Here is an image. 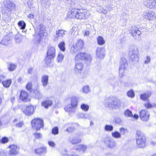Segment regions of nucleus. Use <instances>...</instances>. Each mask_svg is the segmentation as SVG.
<instances>
[{
    "label": "nucleus",
    "instance_id": "39448f33",
    "mask_svg": "<svg viewBox=\"0 0 156 156\" xmlns=\"http://www.w3.org/2000/svg\"><path fill=\"white\" fill-rule=\"evenodd\" d=\"M78 103V98L76 96H73L71 98L70 106L68 105L65 107V111L69 113V114L74 113L75 112V109L77 108Z\"/></svg>",
    "mask_w": 156,
    "mask_h": 156
},
{
    "label": "nucleus",
    "instance_id": "2f4dec72",
    "mask_svg": "<svg viewBox=\"0 0 156 156\" xmlns=\"http://www.w3.org/2000/svg\"><path fill=\"white\" fill-rule=\"evenodd\" d=\"M52 133L54 135H57L58 134V128L57 126L54 127L52 129Z\"/></svg>",
    "mask_w": 156,
    "mask_h": 156
},
{
    "label": "nucleus",
    "instance_id": "09e8293b",
    "mask_svg": "<svg viewBox=\"0 0 156 156\" xmlns=\"http://www.w3.org/2000/svg\"><path fill=\"white\" fill-rule=\"evenodd\" d=\"M139 115L137 114H135L133 115L132 114V117L134 119L137 120L139 118Z\"/></svg>",
    "mask_w": 156,
    "mask_h": 156
},
{
    "label": "nucleus",
    "instance_id": "49530a36",
    "mask_svg": "<svg viewBox=\"0 0 156 156\" xmlns=\"http://www.w3.org/2000/svg\"><path fill=\"white\" fill-rule=\"evenodd\" d=\"M115 146V144L112 142H110V144L108 145V147L110 148H112Z\"/></svg>",
    "mask_w": 156,
    "mask_h": 156
},
{
    "label": "nucleus",
    "instance_id": "338daca9",
    "mask_svg": "<svg viewBox=\"0 0 156 156\" xmlns=\"http://www.w3.org/2000/svg\"><path fill=\"white\" fill-rule=\"evenodd\" d=\"M51 0H47V1H45V2H49Z\"/></svg>",
    "mask_w": 156,
    "mask_h": 156
},
{
    "label": "nucleus",
    "instance_id": "a18cd8bd",
    "mask_svg": "<svg viewBox=\"0 0 156 156\" xmlns=\"http://www.w3.org/2000/svg\"><path fill=\"white\" fill-rule=\"evenodd\" d=\"M120 132L122 134H125L127 132V130L126 129H125L123 128H121L119 129Z\"/></svg>",
    "mask_w": 156,
    "mask_h": 156
},
{
    "label": "nucleus",
    "instance_id": "e433bc0d",
    "mask_svg": "<svg viewBox=\"0 0 156 156\" xmlns=\"http://www.w3.org/2000/svg\"><path fill=\"white\" fill-rule=\"evenodd\" d=\"M80 107L83 110L85 111H87L89 108V106L88 105L84 104H82L81 105Z\"/></svg>",
    "mask_w": 156,
    "mask_h": 156
},
{
    "label": "nucleus",
    "instance_id": "a19ab883",
    "mask_svg": "<svg viewBox=\"0 0 156 156\" xmlns=\"http://www.w3.org/2000/svg\"><path fill=\"white\" fill-rule=\"evenodd\" d=\"M127 96L129 97L133 98L134 97L135 94L133 91V90H130L128 91L127 93Z\"/></svg>",
    "mask_w": 156,
    "mask_h": 156
},
{
    "label": "nucleus",
    "instance_id": "423d86ee",
    "mask_svg": "<svg viewBox=\"0 0 156 156\" xmlns=\"http://www.w3.org/2000/svg\"><path fill=\"white\" fill-rule=\"evenodd\" d=\"M84 42L82 39H78L75 44L73 45L71 48L70 52L73 55L76 53L80 52L84 48Z\"/></svg>",
    "mask_w": 156,
    "mask_h": 156
},
{
    "label": "nucleus",
    "instance_id": "9d476101",
    "mask_svg": "<svg viewBox=\"0 0 156 156\" xmlns=\"http://www.w3.org/2000/svg\"><path fill=\"white\" fill-rule=\"evenodd\" d=\"M139 115L141 120L143 121H147L149 119L150 114L146 110L142 109L139 112Z\"/></svg>",
    "mask_w": 156,
    "mask_h": 156
},
{
    "label": "nucleus",
    "instance_id": "20e7f679",
    "mask_svg": "<svg viewBox=\"0 0 156 156\" xmlns=\"http://www.w3.org/2000/svg\"><path fill=\"white\" fill-rule=\"evenodd\" d=\"M30 125L31 128L36 131L43 129L44 126L43 119L39 117L34 118L32 119L30 122Z\"/></svg>",
    "mask_w": 156,
    "mask_h": 156
},
{
    "label": "nucleus",
    "instance_id": "412c9836",
    "mask_svg": "<svg viewBox=\"0 0 156 156\" xmlns=\"http://www.w3.org/2000/svg\"><path fill=\"white\" fill-rule=\"evenodd\" d=\"M12 83L11 79H8L2 82V84L3 86L6 88L9 87Z\"/></svg>",
    "mask_w": 156,
    "mask_h": 156
},
{
    "label": "nucleus",
    "instance_id": "f03ea898",
    "mask_svg": "<svg viewBox=\"0 0 156 156\" xmlns=\"http://www.w3.org/2000/svg\"><path fill=\"white\" fill-rule=\"evenodd\" d=\"M90 55L84 52H80L75 55L74 60L75 62V69L76 71L81 73L84 68L83 63L79 61H86L90 58Z\"/></svg>",
    "mask_w": 156,
    "mask_h": 156
},
{
    "label": "nucleus",
    "instance_id": "f8f14e48",
    "mask_svg": "<svg viewBox=\"0 0 156 156\" xmlns=\"http://www.w3.org/2000/svg\"><path fill=\"white\" fill-rule=\"evenodd\" d=\"M39 30L38 35L40 38H41L44 37L45 34L46 35H48L47 32H45L46 31L45 27L42 24H41L39 25Z\"/></svg>",
    "mask_w": 156,
    "mask_h": 156
},
{
    "label": "nucleus",
    "instance_id": "4468645a",
    "mask_svg": "<svg viewBox=\"0 0 156 156\" xmlns=\"http://www.w3.org/2000/svg\"><path fill=\"white\" fill-rule=\"evenodd\" d=\"M6 3H5V7L7 10L11 11L13 8H14L15 5L12 2L9 0H6Z\"/></svg>",
    "mask_w": 156,
    "mask_h": 156
},
{
    "label": "nucleus",
    "instance_id": "a878e982",
    "mask_svg": "<svg viewBox=\"0 0 156 156\" xmlns=\"http://www.w3.org/2000/svg\"><path fill=\"white\" fill-rule=\"evenodd\" d=\"M33 135L35 140L40 139L42 137V134L40 133L35 132L33 133Z\"/></svg>",
    "mask_w": 156,
    "mask_h": 156
},
{
    "label": "nucleus",
    "instance_id": "6e6d98bb",
    "mask_svg": "<svg viewBox=\"0 0 156 156\" xmlns=\"http://www.w3.org/2000/svg\"><path fill=\"white\" fill-rule=\"evenodd\" d=\"M15 97H12L11 98V101L12 102H13L15 101Z\"/></svg>",
    "mask_w": 156,
    "mask_h": 156
},
{
    "label": "nucleus",
    "instance_id": "f3484780",
    "mask_svg": "<svg viewBox=\"0 0 156 156\" xmlns=\"http://www.w3.org/2000/svg\"><path fill=\"white\" fill-rule=\"evenodd\" d=\"M151 95V93L150 92H145L141 94L140 95V98L143 101L147 100Z\"/></svg>",
    "mask_w": 156,
    "mask_h": 156
},
{
    "label": "nucleus",
    "instance_id": "c03bdc74",
    "mask_svg": "<svg viewBox=\"0 0 156 156\" xmlns=\"http://www.w3.org/2000/svg\"><path fill=\"white\" fill-rule=\"evenodd\" d=\"M23 122H20L16 124V126L18 128H21L23 126Z\"/></svg>",
    "mask_w": 156,
    "mask_h": 156
},
{
    "label": "nucleus",
    "instance_id": "5fc2aeb1",
    "mask_svg": "<svg viewBox=\"0 0 156 156\" xmlns=\"http://www.w3.org/2000/svg\"><path fill=\"white\" fill-rule=\"evenodd\" d=\"M49 144L50 145L53 146L54 145V143L52 142H49Z\"/></svg>",
    "mask_w": 156,
    "mask_h": 156
},
{
    "label": "nucleus",
    "instance_id": "1a4fd4ad",
    "mask_svg": "<svg viewBox=\"0 0 156 156\" xmlns=\"http://www.w3.org/2000/svg\"><path fill=\"white\" fill-rule=\"evenodd\" d=\"M8 148L10 149L8 155L9 156H15L19 153L20 147L17 145L12 144L9 145Z\"/></svg>",
    "mask_w": 156,
    "mask_h": 156
},
{
    "label": "nucleus",
    "instance_id": "aec40b11",
    "mask_svg": "<svg viewBox=\"0 0 156 156\" xmlns=\"http://www.w3.org/2000/svg\"><path fill=\"white\" fill-rule=\"evenodd\" d=\"M97 43L99 45H102L105 43V41L101 36H98L97 38Z\"/></svg>",
    "mask_w": 156,
    "mask_h": 156
},
{
    "label": "nucleus",
    "instance_id": "58836bf2",
    "mask_svg": "<svg viewBox=\"0 0 156 156\" xmlns=\"http://www.w3.org/2000/svg\"><path fill=\"white\" fill-rule=\"evenodd\" d=\"M79 147L77 149V150H80L83 151H85L86 149L87 146L83 144H80L79 145Z\"/></svg>",
    "mask_w": 156,
    "mask_h": 156
},
{
    "label": "nucleus",
    "instance_id": "2eb2a0df",
    "mask_svg": "<svg viewBox=\"0 0 156 156\" xmlns=\"http://www.w3.org/2000/svg\"><path fill=\"white\" fill-rule=\"evenodd\" d=\"M104 51L105 50L103 48H98L96 50L97 55L100 58H103L105 56Z\"/></svg>",
    "mask_w": 156,
    "mask_h": 156
},
{
    "label": "nucleus",
    "instance_id": "37998d69",
    "mask_svg": "<svg viewBox=\"0 0 156 156\" xmlns=\"http://www.w3.org/2000/svg\"><path fill=\"white\" fill-rule=\"evenodd\" d=\"M144 106L147 109L151 108L153 106L151 104L149 103H147L144 104Z\"/></svg>",
    "mask_w": 156,
    "mask_h": 156
},
{
    "label": "nucleus",
    "instance_id": "79ce46f5",
    "mask_svg": "<svg viewBox=\"0 0 156 156\" xmlns=\"http://www.w3.org/2000/svg\"><path fill=\"white\" fill-rule=\"evenodd\" d=\"M42 148H39L35 149V152L36 154H40L42 152Z\"/></svg>",
    "mask_w": 156,
    "mask_h": 156
},
{
    "label": "nucleus",
    "instance_id": "f704fd0d",
    "mask_svg": "<svg viewBox=\"0 0 156 156\" xmlns=\"http://www.w3.org/2000/svg\"><path fill=\"white\" fill-rule=\"evenodd\" d=\"M64 58V56L61 53H59L58 54L57 57V61L58 62H61L63 60Z\"/></svg>",
    "mask_w": 156,
    "mask_h": 156
},
{
    "label": "nucleus",
    "instance_id": "7ed1b4c3",
    "mask_svg": "<svg viewBox=\"0 0 156 156\" xmlns=\"http://www.w3.org/2000/svg\"><path fill=\"white\" fill-rule=\"evenodd\" d=\"M136 144L138 147L144 148L146 146V137L145 134L140 130H137L136 133Z\"/></svg>",
    "mask_w": 156,
    "mask_h": 156
},
{
    "label": "nucleus",
    "instance_id": "6e6552de",
    "mask_svg": "<svg viewBox=\"0 0 156 156\" xmlns=\"http://www.w3.org/2000/svg\"><path fill=\"white\" fill-rule=\"evenodd\" d=\"M19 99L21 101L25 102H29L31 100L29 94L24 90H20Z\"/></svg>",
    "mask_w": 156,
    "mask_h": 156
},
{
    "label": "nucleus",
    "instance_id": "13d9d810",
    "mask_svg": "<svg viewBox=\"0 0 156 156\" xmlns=\"http://www.w3.org/2000/svg\"><path fill=\"white\" fill-rule=\"evenodd\" d=\"M22 78H21L20 77V78H19L18 80V81L19 82H21V81H22Z\"/></svg>",
    "mask_w": 156,
    "mask_h": 156
},
{
    "label": "nucleus",
    "instance_id": "bf43d9fd",
    "mask_svg": "<svg viewBox=\"0 0 156 156\" xmlns=\"http://www.w3.org/2000/svg\"><path fill=\"white\" fill-rule=\"evenodd\" d=\"M2 98L0 96V105L2 103Z\"/></svg>",
    "mask_w": 156,
    "mask_h": 156
},
{
    "label": "nucleus",
    "instance_id": "6ab92c4d",
    "mask_svg": "<svg viewBox=\"0 0 156 156\" xmlns=\"http://www.w3.org/2000/svg\"><path fill=\"white\" fill-rule=\"evenodd\" d=\"M48 75H43L41 78V82L43 85L46 86L48 84Z\"/></svg>",
    "mask_w": 156,
    "mask_h": 156
},
{
    "label": "nucleus",
    "instance_id": "c9c22d12",
    "mask_svg": "<svg viewBox=\"0 0 156 156\" xmlns=\"http://www.w3.org/2000/svg\"><path fill=\"white\" fill-rule=\"evenodd\" d=\"M112 136L115 138H119L121 137L120 134L119 132L117 131H115L112 133Z\"/></svg>",
    "mask_w": 156,
    "mask_h": 156
},
{
    "label": "nucleus",
    "instance_id": "c756f323",
    "mask_svg": "<svg viewBox=\"0 0 156 156\" xmlns=\"http://www.w3.org/2000/svg\"><path fill=\"white\" fill-rule=\"evenodd\" d=\"M65 31L63 30H58L56 31V34L57 35L58 37H62L63 35L65 34Z\"/></svg>",
    "mask_w": 156,
    "mask_h": 156
},
{
    "label": "nucleus",
    "instance_id": "603ef678",
    "mask_svg": "<svg viewBox=\"0 0 156 156\" xmlns=\"http://www.w3.org/2000/svg\"><path fill=\"white\" fill-rule=\"evenodd\" d=\"M5 78V76L3 75H0V83L2 82V80L4 79Z\"/></svg>",
    "mask_w": 156,
    "mask_h": 156
},
{
    "label": "nucleus",
    "instance_id": "0e129e2a",
    "mask_svg": "<svg viewBox=\"0 0 156 156\" xmlns=\"http://www.w3.org/2000/svg\"><path fill=\"white\" fill-rule=\"evenodd\" d=\"M151 156H156V154H154L152 155Z\"/></svg>",
    "mask_w": 156,
    "mask_h": 156
},
{
    "label": "nucleus",
    "instance_id": "7c9ffc66",
    "mask_svg": "<svg viewBox=\"0 0 156 156\" xmlns=\"http://www.w3.org/2000/svg\"><path fill=\"white\" fill-rule=\"evenodd\" d=\"M26 89L31 92L32 90V84L31 82H28L26 86Z\"/></svg>",
    "mask_w": 156,
    "mask_h": 156
},
{
    "label": "nucleus",
    "instance_id": "9b49d317",
    "mask_svg": "<svg viewBox=\"0 0 156 156\" xmlns=\"http://www.w3.org/2000/svg\"><path fill=\"white\" fill-rule=\"evenodd\" d=\"M34 107L31 105L27 106L25 108L22 109L23 113L26 115L30 116L33 114L34 112Z\"/></svg>",
    "mask_w": 156,
    "mask_h": 156
},
{
    "label": "nucleus",
    "instance_id": "c85d7f7f",
    "mask_svg": "<svg viewBox=\"0 0 156 156\" xmlns=\"http://www.w3.org/2000/svg\"><path fill=\"white\" fill-rule=\"evenodd\" d=\"M132 112L129 109H126L124 112V115L127 117H132Z\"/></svg>",
    "mask_w": 156,
    "mask_h": 156
},
{
    "label": "nucleus",
    "instance_id": "a211bd4d",
    "mask_svg": "<svg viewBox=\"0 0 156 156\" xmlns=\"http://www.w3.org/2000/svg\"><path fill=\"white\" fill-rule=\"evenodd\" d=\"M42 105L45 108H48L52 105V102L50 100H46L43 101L41 103Z\"/></svg>",
    "mask_w": 156,
    "mask_h": 156
},
{
    "label": "nucleus",
    "instance_id": "4be33fe9",
    "mask_svg": "<svg viewBox=\"0 0 156 156\" xmlns=\"http://www.w3.org/2000/svg\"><path fill=\"white\" fill-rule=\"evenodd\" d=\"M122 62L123 63L120 66V69H126L125 65H128L127 61V60L124 58H122L121 59Z\"/></svg>",
    "mask_w": 156,
    "mask_h": 156
},
{
    "label": "nucleus",
    "instance_id": "69168bd1",
    "mask_svg": "<svg viewBox=\"0 0 156 156\" xmlns=\"http://www.w3.org/2000/svg\"><path fill=\"white\" fill-rule=\"evenodd\" d=\"M136 58L137 59V61H138L139 59V58L138 57H136Z\"/></svg>",
    "mask_w": 156,
    "mask_h": 156
},
{
    "label": "nucleus",
    "instance_id": "864d4df0",
    "mask_svg": "<svg viewBox=\"0 0 156 156\" xmlns=\"http://www.w3.org/2000/svg\"><path fill=\"white\" fill-rule=\"evenodd\" d=\"M63 156H79L77 155L76 154H72V155H69L68 154H64L63 155Z\"/></svg>",
    "mask_w": 156,
    "mask_h": 156
},
{
    "label": "nucleus",
    "instance_id": "473e14b6",
    "mask_svg": "<svg viewBox=\"0 0 156 156\" xmlns=\"http://www.w3.org/2000/svg\"><path fill=\"white\" fill-rule=\"evenodd\" d=\"M81 141V140L80 138L73 139L71 140V143L73 144H76Z\"/></svg>",
    "mask_w": 156,
    "mask_h": 156
},
{
    "label": "nucleus",
    "instance_id": "cd10ccee",
    "mask_svg": "<svg viewBox=\"0 0 156 156\" xmlns=\"http://www.w3.org/2000/svg\"><path fill=\"white\" fill-rule=\"evenodd\" d=\"M58 47L62 51H64L65 50V43L64 42L62 41L59 43L58 44Z\"/></svg>",
    "mask_w": 156,
    "mask_h": 156
},
{
    "label": "nucleus",
    "instance_id": "774afa93",
    "mask_svg": "<svg viewBox=\"0 0 156 156\" xmlns=\"http://www.w3.org/2000/svg\"><path fill=\"white\" fill-rule=\"evenodd\" d=\"M16 119H15V120H14V121H16Z\"/></svg>",
    "mask_w": 156,
    "mask_h": 156
},
{
    "label": "nucleus",
    "instance_id": "f257e3e1",
    "mask_svg": "<svg viewBox=\"0 0 156 156\" xmlns=\"http://www.w3.org/2000/svg\"><path fill=\"white\" fill-rule=\"evenodd\" d=\"M90 14L86 9L73 8L69 11L67 15L68 18H75L78 20L86 19Z\"/></svg>",
    "mask_w": 156,
    "mask_h": 156
},
{
    "label": "nucleus",
    "instance_id": "dca6fc26",
    "mask_svg": "<svg viewBox=\"0 0 156 156\" xmlns=\"http://www.w3.org/2000/svg\"><path fill=\"white\" fill-rule=\"evenodd\" d=\"M147 7L151 8L156 9V0H149L146 4Z\"/></svg>",
    "mask_w": 156,
    "mask_h": 156
},
{
    "label": "nucleus",
    "instance_id": "de8ad7c7",
    "mask_svg": "<svg viewBox=\"0 0 156 156\" xmlns=\"http://www.w3.org/2000/svg\"><path fill=\"white\" fill-rule=\"evenodd\" d=\"M150 60L151 59L150 57L148 56H147L146 58V59L144 61V62L145 64H147L150 62Z\"/></svg>",
    "mask_w": 156,
    "mask_h": 156
},
{
    "label": "nucleus",
    "instance_id": "5701e85b",
    "mask_svg": "<svg viewBox=\"0 0 156 156\" xmlns=\"http://www.w3.org/2000/svg\"><path fill=\"white\" fill-rule=\"evenodd\" d=\"M147 16L148 19L150 20H154L155 18L154 14L153 12H148L147 14Z\"/></svg>",
    "mask_w": 156,
    "mask_h": 156
},
{
    "label": "nucleus",
    "instance_id": "680f3d73",
    "mask_svg": "<svg viewBox=\"0 0 156 156\" xmlns=\"http://www.w3.org/2000/svg\"><path fill=\"white\" fill-rule=\"evenodd\" d=\"M2 123L1 120H0V126L2 125Z\"/></svg>",
    "mask_w": 156,
    "mask_h": 156
},
{
    "label": "nucleus",
    "instance_id": "4d7b16f0",
    "mask_svg": "<svg viewBox=\"0 0 156 156\" xmlns=\"http://www.w3.org/2000/svg\"><path fill=\"white\" fill-rule=\"evenodd\" d=\"M150 143L151 144L153 145H154L156 144V143L154 141H151Z\"/></svg>",
    "mask_w": 156,
    "mask_h": 156
},
{
    "label": "nucleus",
    "instance_id": "3c124183",
    "mask_svg": "<svg viewBox=\"0 0 156 156\" xmlns=\"http://www.w3.org/2000/svg\"><path fill=\"white\" fill-rule=\"evenodd\" d=\"M66 130L69 132L73 131V128L71 127H68L66 129Z\"/></svg>",
    "mask_w": 156,
    "mask_h": 156
},
{
    "label": "nucleus",
    "instance_id": "bb28decb",
    "mask_svg": "<svg viewBox=\"0 0 156 156\" xmlns=\"http://www.w3.org/2000/svg\"><path fill=\"white\" fill-rule=\"evenodd\" d=\"M140 34V31L138 29L132 30V34L133 37L139 36Z\"/></svg>",
    "mask_w": 156,
    "mask_h": 156
},
{
    "label": "nucleus",
    "instance_id": "0eeeda50",
    "mask_svg": "<svg viewBox=\"0 0 156 156\" xmlns=\"http://www.w3.org/2000/svg\"><path fill=\"white\" fill-rule=\"evenodd\" d=\"M55 56V50L52 47L49 48L47 52V56L45 59V63L47 65L50 64L51 60Z\"/></svg>",
    "mask_w": 156,
    "mask_h": 156
},
{
    "label": "nucleus",
    "instance_id": "052dcab7",
    "mask_svg": "<svg viewBox=\"0 0 156 156\" xmlns=\"http://www.w3.org/2000/svg\"><path fill=\"white\" fill-rule=\"evenodd\" d=\"M5 40H2L1 41V43L2 44H3V42H5Z\"/></svg>",
    "mask_w": 156,
    "mask_h": 156
},
{
    "label": "nucleus",
    "instance_id": "393cba45",
    "mask_svg": "<svg viewBox=\"0 0 156 156\" xmlns=\"http://www.w3.org/2000/svg\"><path fill=\"white\" fill-rule=\"evenodd\" d=\"M18 26L20 27L21 30L25 29L26 24L23 21H20L17 23Z\"/></svg>",
    "mask_w": 156,
    "mask_h": 156
},
{
    "label": "nucleus",
    "instance_id": "b1692460",
    "mask_svg": "<svg viewBox=\"0 0 156 156\" xmlns=\"http://www.w3.org/2000/svg\"><path fill=\"white\" fill-rule=\"evenodd\" d=\"M16 67V65L14 63H10L8 65V69L10 71H13Z\"/></svg>",
    "mask_w": 156,
    "mask_h": 156
},
{
    "label": "nucleus",
    "instance_id": "4c0bfd02",
    "mask_svg": "<svg viewBox=\"0 0 156 156\" xmlns=\"http://www.w3.org/2000/svg\"><path fill=\"white\" fill-rule=\"evenodd\" d=\"M9 141V138L6 137H3L1 139V143L4 144L7 143Z\"/></svg>",
    "mask_w": 156,
    "mask_h": 156
},
{
    "label": "nucleus",
    "instance_id": "e2e57ef3",
    "mask_svg": "<svg viewBox=\"0 0 156 156\" xmlns=\"http://www.w3.org/2000/svg\"><path fill=\"white\" fill-rule=\"evenodd\" d=\"M85 34H87V35H88L89 34V32H88V31L86 32H85Z\"/></svg>",
    "mask_w": 156,
    "mask_h": 156
},
{
    "label": "nucleus",
    "instance_id": "72a5a7b5",
    "mask_svg": "<svg viewBox=\"0 0 156 156\" xmlns=\"http://www.w3.org/2000/svg\"><path fill=\"white\" fill-rule=\"evenodd\" d=\"M113 126L112 125H106L105 127V129L107 131H111L113 130Z\"/></svg>",
    "mask_w": 156,
    "mask_h": 156
},
{
    "label": "nucleus",
    "instance_id": "ddd939ff",
    "mask_svg": "<svg viewBox=\"0 0 156 156\" xmlns=\"http://www.w3.org/2000/svg\"><path fill=\"white\" fill-rule=\"evenodd\" d=\"M113 100L112 102V108L115 109L119 108L121 106V101L120 100L115 97H113Z\"/></svg>",
    "mask_w": 156,
    "mask_h": 156
},
{
    "label": "nucleus",
    "instance_id": "8fccbe9b",
    "mask_svg": "<svg viewBox=\"0 0 156 156\" xmlns=\"http://www.w3.org/2000/svg\"><path fill=\"white\" fill-rule=\"evenodd\" d=\"M27 17L29 19H33L34 18V15L32 14H30L27 16Z\"/></svg>",
    "mask_w": 156,
    "mask_h": 156
},
{
    "label": "nucleus",
    "instance_id": "ea45409f",
    "mask_svg": "<svg viewBox=\"0 0 156 156\" xmlns=\"http://www.w3.org/2000/svg\"><path fill=\"white\" fill-rule=\"evenodd\" d=\"M83 92L85 93H88L90 91L89 87L88 86H84L82 88Z\"/></svg>",
    "mask_w": 156,
    "mask_h": 156
}]
</instances>
